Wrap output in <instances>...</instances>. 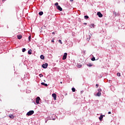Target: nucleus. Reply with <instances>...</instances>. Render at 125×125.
<instances>
[{
  "mask_svg": "<svg viewBox=\"0 0 125 125\" xmlns=\"http://www.w3.org/2000/svg\"><path fill=\"white\" fill-rule=\"evenodd\" d=\"M34 113H35L34 110H30L27 113L26 115L27 116H32V115H33V114H34Z\"/></svg>",
  "mask_w": 125,
  "mask_h": 125,
  "instance_id": "1",
  "label": "nucleus"
},
{
  "mask_svg": "<svg viewBox=\"0 0 125 125\" xmlns=\"http://www.w3.org/2000/svg\"><path fill=\"white\" fill-rule=\"evenodd\" d=\"M67 55L68 54L67 53H64L62 57V60H66L67 59Z\"/></svg>",
  "mask_w": 125,
  "mask_h": 125,
  "instance_id": "2",
  "label": "nucleus"
},
{
  "mask_svg": "<svg viewBox=\"0 0 125 125\" xmlns=\"http://www.w3.org/2000/svg\"><path fill=\"white\" fill-rule=\"evenodd\" d=\"M47 66H48V64L47 63H45L42 65V67L43 69H46V68H47Z\"/></svg>",
  "mask_w": 125,
  "mask_h": 125,
  "instance_id": "3",
  "label": "nucleus"
},
{
  "mask_svg": "<svg viewBox=\"0 0 125 125\" xmlns=\"http://www.w3.org/2000/svg\"><path fill=\"white\" fill-rule=\"evenodd\" d=\"M40 100H41V98H40V97H37L36 100V103H37V104H40Z\"/></svg>",
  "mask_w": 125,
  "mask_h": 125,
  "instance_id": "4",
  "label": "nucleus"
},
{
  "mask_svg": "<svg viewBox=\"0 0 125 125\" xmlns=\"http://www.w3.org/2000/svg\"><path fill=\"white\" fill-rule=\"evenodd\" d=\"M97 15L99 16V17H103V15L101 14L100 12H99L97 13Z\"/></svg>",
  "mask_w": 125,
  "mask_h": 125,
  "instance_id": "5",
  "label": "nucleus"
},
{
  "mask_svg": "<svg viewBox=\"0 0 125 125\" xmlns=\"http://www.w3.org/2000/svg\"><path fill=\"white\" fill-rule=\"evenodd\" d=\"M52 97H53L54 100H56V94L53 93L52 95Z\"/></svg>",
  "mask_w": 125,
  "mask_h": 125,
  "instance_id": "6",
  "label": "nucleus"
},
{
  "mask_svg": "<svg viewBox=\"0 0 125 125\" xmlns=\"http://www.w3.org/2000/svg\"><path fill=\"white\" fill-rule=\"evenodd\" d=\"M56 8L58 9V10H60V11H62V8L60 7V5L57 6Z\"/></svg>",
  "mask_w": 125,
  "mask_h": 125,
  "instance_id": "7",
  "label": "nucleus"
},
{
  "mask_svg": "<svg viewBox=\"0 0 125 125\" xmlns=\"http://www.w3.org/2000/svg\"><path fill=\"white\" fill-rule=\"evenodd\" d=\"M17 38H18V40H21V39H22V35H18Z\"/></svg>",
  "mask_w": 125,
  "mask_h": 125,
  "instance_id": "8",
  "label": "nucleus"
},
{
  "mask_svg": "<svg viewBox=\"0 0 125 125\" xmlns=\"http://www.w3.org/2000/svg\"><path fill=\"white\" fill-rule=\"evenodd\" d=\"M9 118H10V119H14V115H13V114L9 115Z\"/></svg>",
  "mask_w": 125,
  "mask_h": 125,
  "instance_id": "9",
  "label": "nucleus"
},
{
  "mask_svg": "<svg viewBox=\"0 0 125 125\" xmlns=\"http://www.w3.org/2000/svg\"><path fill=\"white\" fill-rule=\"evenodd\" d=\"M40 58H41V59H42V60H44V56H43V55H41Z\"/></svg>",
  "mask_w": 125,
  "mask_h": 125,
  "instance_id": "10",
  "label": "nucleus"
},
{
  "mask_svg": "<svg viewBox=\"0 0 125 125\" xmlns=\"http://www.w3.org/2000/svg\"><path fill=\"white\" fill-rule=\"evenodd\" d=\"M94 26H95V25H94V23H92V24H91L90 25V28H94Z\"/></svg>",
  "mask_w": 125,
  "mask_h": 125,
  "instance_id": "11",
  "label": "nucleus"
},
{
  "mask_svg": "<svg viewBox=\"0 0 125 125\" xmlns=\"http://www.w3.org/2000/svg\"><path fill=\"white\" fill-rule=\"evenodd\" d=\"M103 119V115H101L100 117H99V120L100 121H102Z\"/></svg>",
  "mask_w": 125,
  "mask_h": 125,
  "instance_id": "12",
  "label": "nucleus"
},
{
  "mask_svg": "<svg viewBox=\"0 0 125 125\" xmlns=\"http://www.w3.org/2000/svg\"><path fill=\"white\" fill-rule=\"evenodd\" d=\"M41 84H42V85H44L45 86H47V84H46L44 83H42Z\"/></svg>",
  "mask_w": 125,
  "mask_h": 125,
  "instance_id": "13",
  "label": "nucleus"
},
{
  "mask_svg": "<svg viewBox=\"0 0 125 125\" xmlns=\"http://www.w3.org/2000/svg\"><path fill=\"white\" fill-rule=\"evenodd\" d=\"M28 53L30 55L32 54V49H30L29 50H28Z\"/></svg>",
  "mask_w": 125,
  "mask_h": 125,
  "instance_id": "14",
  "label": "nucleus"
},
{
  "mask_svg": "<svg viewBox=\"0 0 125 125\" xmlns=\"http://www.w3.org/2000/svg\"><path fill=\"white\" fill-rule=\"evenodd\" d=\"M39 14L40 16H42V14H43V12L41 11V12H39Z\"/></svg>",
  "mask_w": 125,
  "mask_h": 125,
  "instance_id": "15",
  "label": "nucleus"
},
{
  "mask_svg": "<svg viewBox=\"0 0 125 125\" xmlns=\"http://www.w3.org/2000/svg\"><path fill=\"white\" fill-rule=\"evenodd\" d=\"M97 96H101V92H98V93H97Z\"/></svg>",
  "mask_w": 125,
  "mask_h": 125,
  "instance_id": "16",
  "label": "nucleus"
},
{
  "mask_svg": "<svg viewBox=\"0 0 125 125\" xmlns=\"http://www.w3.org/2000/svg\"><path fill=\"white\" fill-rule=\"evenodd\" d=\"M84 18L85 19H88L89 17H88V16H84Z\"/></svg>",
  "mask_w": 125,
  "mask_h": 125,
  "instance_id": "17",
  "label": "nucleus"
},
{
  "mask_svg": "<svg viewBox=\"0 0 125 125\" xmlns=\"http://www.w3.org/2000/svg\"><path fill=\"white\" fill-rule=\"evenodd\" d=\"M87 66H88V67H91L92 66V64H91V63H89V64H87Z\"/></svg>",
  "mask_w": 125,
  "mask_h": 125,
  "instance_id": "18",
  "label": "nucleus"
},
{
  "mask_svg": "<svg viewBox=\"0 0 125 125\" xmlns=\"http://www.w3.org/2000/svg\"><path fill=\"white\" fill-rule=\"evenodd\" d=\"M117 76L118 77H121V73H118L117 74Z\"/></svg>",
  "mask_w": 125,
  "mask_h": 125,
  "instance_id": "19",
  "label": "nucleus"
},
{
  "mask_svg": "<svg viewBox=\"0 0 125 125\" xmlns=\"http://www.w3.org/2000/svg\"><path fill=\"white\" fill-rule=\"evenodd\" d=\"M72 90L73 92H75V91H76V89H75V88H72Z\"/></svg>",
  "mask_w": 125,
  "mask_h": 125,
  "instance_id": "20",
  "label": "nucleus"
},
{
  "mask_svg": "<svg viewBox=\"0 0 125 125\" xmlns=\"http://www.w3.org/2000/svg\"><path fill=\"white\" fill-rule=\"evenodd\" d=\"M113 14H114V15H115V16H117V13L116 12H115V11H113Z\"/></svg>",
  "mask_w": 125,
  "mask_h": 125,
  "instance_id": "21",
  "label": "nucleus"
},
{
  "mask_svg": "<svg viewBox=\"0 0 125 125\" xmlns=\"http://www.w3.org/2000/svg\"><path fill=\"white\" fill-rule=\"evenodd\" d=\"M92 61H95V58L94 57H93L92 59H91Z\"/></svg>",
  "mask_w": 125,
  "mask_h": 125,
  "instance_id": "22",
  "label": "nucleus"
},
{
  "mask_svg": "<svg viewBox=\"0 0 125 125\" xmlns=\"http://www.w3.org/2000/svg\"><path fill=\"white\" fill-rule=\"evenodd\" d=\"M58 4H59L58 2H56V3H55V6H59V5H58Z\"/></svg>",
  "mask_w": 125,
  "mask_h": 125,
  "instance_id": "23",
  "label": "nucleus"
},
{
  "mask_svg": "<svg viewBox=\"0 0 125 125\" xmlns=\"http://www.w3.org/2000/svg\"><path fill=\"white\" fill-rule=\"evenodd\" d=\"M59 42H60V43L61 44H62V41H61V40H59Z\"/></svg>",
  "mask_w": 125,
  "mask_h": 125,
  "instance_id": "24",
  "label": "nucleus"
},
{
  "mask_svg": "<svg viewBox=\"0 0 125 125\" xmlns=\"http://www.w3.org/2000/svg\"><path fill=\"white\" fill-rule=\"evenodd\" d=\"M22 52H25L26 51V49L25 48H23L22 50Z\"/></svg>",
  "mask_w": 125,
  "mask_h": 125,
  "instance_id": "25",
  "label": "nucleus"
},
{
  "mask_svg": "<svg viewBox=\"0 0 125 125\" xmlns=\"http://www.w3.org/2000/svg\"><path fill=\"white\" fill-rule=\"evenodd\" d=\"M98 92H101L102 91V90L101 89H98Z\"/></svg>",
  "mask_w": 125,
  "mask_h": 125,
  "instance_id": "26",
  "label": "nucleus"
},
{
  "mask_svg": "<svg viewBox=\"0 0 125 125\" xmlns=\"http://www.w3.org/2000/svg\"><path fill=\"white\" fill-rule=\"evenodd\" d=\"M39 76L40 77V78H42V77H43V75L42 74H39Z\"/></svg>",
  "mask_w": 125,
  "mask_h": 125,
  "instance_id": "27",
  "label": "nucleus"
},
{
  "mask_svg": "<svg viewBox=\"0 0 125 125\" xmlns=\"http://www.w3.org/2000/svg\"><path fill=\"white\" fill-rule=\"evenodd\" d=\"M98 86H99V84H96V88H98Z\"/></svg>",
  "mask_w": 125,
  "mask_h": 125,
  "instance_id": "28",
  "label": "nucleus"
},
{
  "mask_svg": "<svg viewBox=\"0 0 125 125\" xmlns=\"http://www.w3.org/2000/svg\"><path fill=\"white\" fill-rule=\"evenodd\" d=\"M31 39V36H29V37H28L29 41H30Z\"/></svg>",
  "mask_w": 125,
  "mask_h": 125,
  "instance_id": "29",
  "label": "nucleus"
},
{
  "mask_svg": "<svg viewBox=\"0 0 125 125\" xmlns=\"http://www.w3.org/2000/svg\"><path fill=\"white\" fill-rule=\"evenodd\" d=\"M82 65H79L78 66V68H82Z\"/></svg>",
  "mask_w": 125,
  "mask_h": 125,
  "instance_id": "30",
  "label": "nucleus"
},
{
  "mask_svg": "<svg viewBox=\"0 0 125 125\" xmlns=\"http://www.w3.org/2000/svg\"><path fill=\"white\" fill-rule=\"evenodd\" d=\"M83 24H84V25H87V23L86 22H84V23H83Z\"/></svg>",
  "mask_w": 125,
  "mask_h": 125,
  "instance_id": "31",
  "label": "nucleus"
},
{
  "mask_svg": "<svg viewBox=\"0 0 125 125\" xmlns=\"http://www.w3.org/2000/svg\"><path fill=\"white\" fill-rule=\"evenodd\" d=\"M51 42H54V40H52L51 41Z\"/></svg>",
  "mask_w": 125,
  "mask_h": 125,
  "instance_id": "32",
  "label": "nucleus"
},
{
  "mask_svg": "<svg viewBox=\"0 0 125 125\" xmlns=\"http://www.w3.org/2000/svg\"><path fill=\"white\" fill-rule=\"evenodd\" d=\"M6 27H7V29H8V25H7V26H6Z\"/></svg>",
  "mask_w": 125,
  "mask_h": 125,
  "instance_id": "33",
  "label": "nucleus"
},
{
  "mask_svg": "<svg viewBox=\"0 0 125 125\" xmlns=\"http://www.w3.org/2000/svg\"><path fill=\"white\" fill-rule=\"evenodd\" d=\"M70 1H74V0H70Z\"/></svg>",
  "mask_w": 125,
  "mask_h": 125,
  "instance_id": "34",
  "label": "nucleus"
},
{
  "mask_svg": "<svg viewBox=\"0 0 125 125\" xmlns=\"http://www.w3.org/2000/svg\"><path fill=\"white\" fill-rule=\"evenodd\" d=\"M108 114H111V111H109Z\"/></svg>",
  "mask_w": 125,
  "mask_h": 125,
  "instance_id": "35",
  "label": "nucleus"
},
{
  "mask_svg": "<svg viewBox=\"0 0 125 125\" xmlns=\"http://www.w3.org/2000/svg\"><path fill=\"white\" fill-rule=\"evenodd\" d=\"M60 83L62 84V82H60Z\"/></svg>",
  "mask_w": 125,
  "mask_h": 125,
  "instance_id": "36",
  "label": "nucleus"
},
{
  "mask_svg": "<svg viewBox=\"0 0 125 125\" xmlns=\"http://www.w3.org/2000/svg\"><path fill=\"white\" fill-rule=\"evenodd\" d=\"M2 1H5V0H2Z\"/></svg>",
  "mask_w": 125,
  "mask_h": 125,
  "instance_id": "37",
  "label": "nucleus"
},
{
  "mask_svg": "<svg viewBox=\"0 0 125 125\" xmlns=\"http://www.w3.org/2000/svg\"><path fill=\"white\" fill-rule=\"evenodd\" d=\"M52 34H55V33H54V32H53Z\"/></svg>",
  "mask_w": 125,
  "mask_h": 125,
  "instance_id": "38",
  "label": "nucleus"
}]
</instances>
